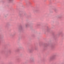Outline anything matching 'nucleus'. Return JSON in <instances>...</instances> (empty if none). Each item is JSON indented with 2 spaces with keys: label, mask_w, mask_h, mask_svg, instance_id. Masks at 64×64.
I'll list each match as a JSON object with an SVG mask.
<instances>
[{
  "label": "nucleus",
  "mask_w": 64,
  "mask_h": 64,
  "mask_svg": "<svg viewBox=\"0 0 64 64\" xmlns=\"http://www.w3.org/2000/svg\"><path fill=\"white\" fill-rule=\"evenodd\" d=\"M8 1L10 2H12V0H8Z\"/></svg>",
  "instance_id": "1"
},
{
  "label": "nucleus",
  "mask_w": 64,
  "mask_h": 64,
  "mask_svg": "<svg viewBox=\"0 0 64 64\" xmlns=\"http://www.w3.org/2000/svg\"><path fill=\"white\" fill-rule=\"evenodd\" d=\"M28 24H26V27H27V26H28Z\"/></svg>",
  "instance_id": "2"
},
{
  "label": "nucleus",
  "mask_w": 64,
  "mask_h": 64,
  "mask_svg": "<svg viewBox=\"0 0 64 64\" xmlns=\"http://www.w3.org/2000/svg\"><path fill=\"white\" fill-rule=\"evenodd\" d=\"M54 58V57H52V58Z\"/></svg>",
  "instance_id": "3"
}]
</instances>
